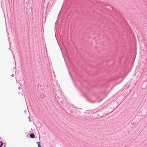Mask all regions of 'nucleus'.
<instances>
[{"label": "nucleus", "instance_id": "obj_1", "mask_svg": "<svg viewBox=\"0 0 147 147\" xmlns=\"http://www.w3.org/2000/svg\"><path fill=\"white\" fill-rule=\"evenodd\" d=\"M30 136V138H34L35 135L33 133L31 134L29 136L27 135V137H28Z\"/></svg>", "mask_w": 147, "mask_h": 147}, {"label": "nucleus", "instance_id": "obj_2", "mask_svg": "<svg viewBox=\"0 0 147 147\" xmlns=\"http://www.w3.org/2000/svg\"><path fill=\"white\" fill-rule=\"evenodd\" d=\"M37 143L38 145V147H41V146L40 145V142H37Z\"/></svg>", "mask_w": 147, "mask_h": 147}, {"label": "nucleus", "instance_id": "obj_3", "mask_svg": "<svg viewBox=\"0 0 147 147\" xmlns=\"http://www.w3.org/2000/svg\"><path fill=\"white\" fill-rule=\"evenodd\" d=\"M3 145V142H0V147H2Z\"/></svg>", "mask_w": 147, "mask_h": 147}]
</instances>
